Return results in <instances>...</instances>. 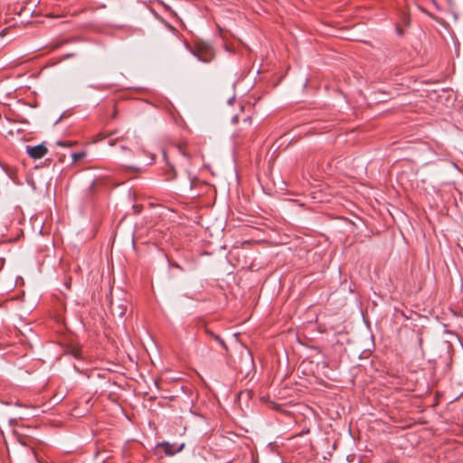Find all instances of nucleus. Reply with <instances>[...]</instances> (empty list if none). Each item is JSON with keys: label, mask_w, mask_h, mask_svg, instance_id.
I'll use <instances>...</instances> for the list:
<instances>
[{"label": "nucleus", "mask_w": 463, "mask_h": 463, "mask_svg": "<svg viewBox=\"0 0 463 463\" xmlns=\"http://www.w3.org/2000/svg\"><path fill=\"white\" fill-rule=\"evenodd\" d=\"M191 52L203 62H210L214 57L213 48L205 43L197 44Z\"/></svg>", "instance_id": "f257e3e1"}, {"label": "nucleus", "mask_w": 463, "mask_h": 463, "mask_svg": "<svg viewBox=\"0 0 463 463\" xmlns=\"http://www.w3.org/2000/svg\"><path fill=\"white\" fill-rule=\"evenodd\" d=\"M27 154L33 159L43 158L48 152L47 147L43 144L37 146H26Z\"/></svg>", "instance_id": "f03ea898"}, {"label": "nucleus", "mask_w": 463, "mask_h": 463, "mask_svg": "<svg viewBox=\"0 0 463 463\" xmlns=\"http://www.w3.org/2000/svg\"><path fill=\"white\" fill-rule=\"evenodd\" d=\"M184 447V444H181L176 446L175 444H171L169 442H161L158 443L156 448L162 449L165 456H174L175 453L180 452Z\"/></svg>", "instance_id": "7ed1b4c3"}, {"label": "nucleus", "mask_w": 463, "mask_h": 463, "mask_svg": "<svg viewBox=\"0 0 463 463\" xmlns=\"http://www.w3.org/2000/svg\"><path fill=\"white\" fill-rule=\"evenodd\" d=\"M206 334L212 336L215 341H217L223 348H227L225 342L216 334H214L210 329L205 330Z\"/></svg>", "instance_id": "20e7f679"}, {"label": "nucleus", "mask_w": 463, "mask_h": 463, "mask_svg": "<svg viewBox=\"0 0 463 463\" xmlns=\"http://www.w3.org/2000/svg\"><path fill=\"white\" fill-rule=\"evenodd\" d=\"M165 175L167 180H172L176 175L175 171L172 165H168V168L165 171Z\"/></svg>", "instance_id": "39448f33"}, {"label": "nucleus", "mask_w": 463, "mask_h": 463, "mask_svg": "<svg viewBox=\"0 0 463 463\" xmlns=\"http://www.w3.org/2000/svg\"><path fill=\"white\" fill-rule=\"evenodd\" d=\"M86 156V153L84 151L73 153L71 155L72 163L77 162L78 160L83 158Z\"/></svg>", "instance_id": "423d86ee"}, {"label": "nucleus", "mask_w": 463, "mask_h": 463, "mask_svg": "<svg viewBox=\"0 0 463 463\" xmlns=\"http://www.w3.org/2000/svg\"><path fill=\"white\" fill-rule=\"evenodd\" d=\"M56 145L59 146H62V147H69V146H71L73 145L72 142H69V141H57L56 142Z\"/></svg>", "instance_id": "0eeeda50"}, {"label": "nucleus", "mask_w": 463, "mask_h": 463, "mask_svg": "<svg viewBox=\"0 0 463 463\" xmlns=\"http://www.w3.org/2000/svg\"><path fill=\"white\" fill-rule=\"evenodd\" d=\"M175 149H176L179 153H181L184 156H188V154L186 153V151L184 150V147H182V146H177V147H175Z\"/></svg>", "instance_id": "6e6552de"}, {"label": "nucleus", "mask_w": 463, "mask_h": 463, "mask_svg": "<svg viewBox=\"0 0 463 463\" xmlns=\"http://www.w3.org/2000/svg\"><path fill=\"white\" fill-rule=\"evenodd\" d=\"M243 122L245 124H248L249 126L251 125V118L250 117H246L244 119H243Z\"/></svg>", "instance_id": "1a4fd4ad"}, {"label": "nucleus", "mask_w": 463, "mask_h": 463, "mask_svg": "<svg viewBox=\"0 0 463 463\" xmlns=\"http://www.w3.org/2000/svg\"><path fill=\"white\" fill-rule=\"evenodd\" d=\"M238 120H239V117H238L237 115H236V116H234V117H232V123H237V122H238Z\"/></svg>", "instance_id": "9d476101"}, {"label": "nucleus", "mask_w": 463, "mask_h": 463, "mask_svg": "<svg viewBox=\"0 0 463 463\" xmlns=\"http://www.w3.org/2000/svg\"><path fill=\"white\" fill-rule=\"evenodd\" d=\"M108 144H109V146H114V144H115V143H114V141H113L112 139H110V138H109V139L108 140Z\"/></svg>", "instance_id": "9b49d317"}, {"label": "nucleus", "mask_w": 463, "mask_h": 463, "mask_svg": "<svg viewBox=\"0 0 463 463\" xmlns=\"http://www.w3.org/2000/svg\"><path fill=\"white\" fill-rule=\"evenodd\" d=\"M122 150H126V147L124 146H121Z\"/></svg>", "instance_id": "f8f14e48"}]
</instances>
